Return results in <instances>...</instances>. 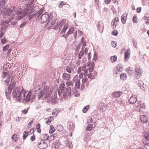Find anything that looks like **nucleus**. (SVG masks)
Returning a JSON list of instances; mask_svg holds the SVG:
<instances>
[{
  "label": "nucleus",
  "mask_w": 149,
  "mask_h": 149,
  "mask_svg": "<svg viewBox=\"0 0 149 149\" xmlns=\"http://www.w3.org/2000/svg\"><path fill=\"white\" fill-rule=\"evenodd\" d=\"M33 0H31L30 2L31 4H25L23 6V10L22 11H19L21 8L17 6H13V10L7 9L6 15L7 17L9 19L7 21L9 22L15 17V19L19 20L23 18L26 14L29 15L34 10V8L36 7L35 4H33Z\"/></svg>",
  "instance_id": "1"
},
{
  "label": "nucleus",
  "mask_w": 149,
  "mask_h": 149,
  "mask_svg": "<svg viewBox=\"0 0 149 149\" xmlns=\"http://www.w3.org/2000/svg\"><path fill=\"white\" fill-rule=\"evenodd\" d=\"M53 89H50L46 86L37 95L38 98L41 100L48 99V103L52 102L53 104H56L57 102V93Z\"/></svg>",
  "instance_id": "2"
},
{
  "label": "nucleus",
  "mask_w": 149,
  "mask_h": 149,
  "mask_svg": "<svg viewBox=\"0 0 149 149\" xmlns=\"http://www.w3.org/2000/svg\"><path fill=\"white\" fill-rule=\"evenodd\" d=\"M42 9H40L35 14V18L36 20L40 23L43 24L46 22L50 21V17L47 12L44 13Z\"/></svg>",
  "instance_id": "3"
},
{
  "label": "nucleus",
  "mask_w": 149,
  "mask_h": 149,
  "mask_svg": "<svg viewBox=\"0 0 149 149\" xmlns=\"http://www.w3.org/2000/svg\"><path fill=\"white\" fill-rule=\"evenodd\" d=\"M27 91L23 88L20 90L18 88H15L13 90L12 95L13 97L16 98L18 102H21L22 101L23 96L25 94H26Z\"/></svg>",
  "instance_id": "4"
},
{
  "label": "nucleus",
  "mask_w": 149,
  "mask_h": 149,
  "mask_svg": "<svg viewBox=\"0 0 149 149\" xmlns=\"http://www.w3.org/2000/svg\"><path fill=\"white\" fill-rule=\"evenodd\" d=\"M35 97L34 94H33L30 91H29L26 94H25L23 96L22 101L23 102H29L30 101L32 102L35 98Z\"/></svg>",
  "instance_id": "5"
},
{
  "label": "nucleus",
  "mask_w": 149,
  "mask_h": 149,
  "mask_svg": "<svg viewBox=\"0 0 149 149\" xmlns=\"http://www.w3.org/2000/svg\"><path fill=\"white\" fill-rule=\"evenodd\" d=\"M65 84L64 83L61 84L59 86L58 91H57L59 96H60L62 93L63 94L64 98H66L68 95L67 91H66L65 87Z\"/></svg>",
  "instance_id": "6"
},
{
  "label": "nucleus",
  "mask_w": 149,
  "mask_h": 149,
  "mask_svg": "<svg viewBox=\"0 0 149 149\" xmlns=\"http://www.w3.org/2000/svg\"><path fill=\"white\" fill-rule=\"evenodd\" d=\"M65 84L67 86L65 87L66 91H67L68 95V96H70L71 94V89L73 86V84L71 81H67Z\"/></svg>",
  "instance_id": "7"
},
{
  "label": "nucleus",
  "mask_w": 149,
  "mask_h": 149,
  "mask_svg": "<svg viewBox=\"0 0 149 149\" xmlns=\"http://www.w3.org/2000/svg\"><path fill=\"white\" fill-rule=\"evenodd\" d=\"M62 27L63 28L60 33V34L61 35H62L63 34H65L64 33L68 28L67 25L66 24L64 26H62L61 24H59L55 27V29H58V31H59L62 28Z\"/></svg>",
  "instance_id": "8"
},
{
  "label": "nucleus",
  "mask_w": 149,
  "mask_h": 149,
  "mask_svg": "<svg viewBox=\"0 0 149 149\" xmlns=\"http://www.w3.org/2000/svg\"><path fill=\"white\" fill-rule=\"evenodd\" d=\"M76 68L72 64L69 65L66 68V71L69 74L73 73L76 70Z\"/></svg>",
  "instance_id": "9"
},
{
  "label": "nucleus",
  "mask_w": 149,
  "mask_h": 149,
  "mask_svg": "<svg viewBox=\"0 0 149 149\" xmlns=\"http://www.w3.org/2000/svg\"><path fill=\"white\" fill-rule=\"evenodd\" d=\"M144 136L145 139L143 142V144L145 146L149 145V132L144 131Z\"/></svg>",
  "instance_id": "10"
},
{
  "label": "nucleus",
  "mask_w": 149,
  "mask_h": 149,
  "mask_svg": "<svg viewBox=\"0 0 149 149\" xmlns=\"http://www.w3.org/2000/svg\"><path fill=\"white\" fill-rule=\"evenodd\" d=\"M38 147L40 149H45L47 146V143L42 139H39L38 141Z\"/></svg>",
  "instance_id": "11"
},
{
  "label": "nucleus",
  "mask_w": 149,
  "mask_h": 149,
  "mask_svg": "<svg viewBox=\"0 0 149 149\" xmlns=\"http://www.w3.org/2000/svg\"><path fill=\"white\" fill-rule=\"evenodd\" d=\"M135 74L134 78L136 79H138L140 77L141 75V71L138 65L135 66Z\"/></svg>",
  "instance_id": "12"
},
{
  "label": "nucleus",
  "mask_w": 149,
  "mask_h": 149,
  "mask_svg": "<svg viewBox=\"0 0 149 149\" xmlns=\"http://www.w3.org/2000/svg\"><path fill=\"white\" fill-rule=\"evenodd\" d=\"M73 81L75 83V86L76 88L79 89L80 87V80L77 75L74 76L73 79Z\"/></svg>",
  "instance_id": "13"
},
{
  "label": "nucleus",
  "mask_w": 149,
  "mask_h": 149,
  "mask_svg": "<svg viewBox=\"0 0 149 149\" xmlns=\"http://www.w3.org/2000/svg\"><path fill=\"white\" fill-rule=\"evenodd\" d=\"M62 79L65 81L69 80L70 74L65 72L62 74Z\"/></svg>",
  "instance_id": "14"
},
{
  "label": "nucleus",
  "mask_w": 149,
  "mask_h": 149,
  "mask_svg": "<svg viewBox=\"0 0 149 149\" xmlns=\"http://www.w3.org/2000/svg\"><path fill=\"white\" fill-rule=\"evenodd\" d=\"M86 65L87 67H89L88 70L90 72L93 71L94 66V64L93 62H92L91 64L89 62H88Z\"/></svg>",
  "instance_id": "15"
},
{
  "label": "nucleus",
  "mask_w": 149,
  "mask_h": 149,
  "mask_svg": "<svg viewBox=\"0 0 149 149\" xmlns=\"http://www.w3.org/2000/svg\"><path fill=\"white\" fill-rule=\"evenodd\" d=\"M137 101V97L136 95L132 96L129 99V102L130 104H133Z\"/></svg>",
  "instance_id": "16"
},
{
  "label": "nucleus",
  "mask_w": 149,
  "mask_h": 149,
  "mask_svg": "<svg viewBox=\"0 0 149 149\" xmlns=\"http://www.w3.org/2000/svg\"><path fill=\"white\" fill-rule=\"evenodd\" d=\"M74 31V29L73 27H71L69 29L68 32L66 34H63L62 35V37L66 38L69 35L72 33Z\"/></svg>",
  "instance_id": "17"
},
{
  "label": "nucleus",
  "mask_w": 149,
  "mask_h": 149,
  "mask_svg": "<svg viewBox=\"0 0 149 149\" xmlns=\"http://www.w3.org/2000/svg\"><path fill=\"white\" fill-rule=\"evenodd\" d=\"M113 72L114 75L116 77L119 76L121 73L119 68L117 67L114 68Z\"/></svg>",
  "instance_id": "18"
},
{
  "label": "nucleus",
  "mask_w": 149,
  "mask_h": 149,
  "mask_svg": "<svg viewBox=\"0 0 149 149\" xmlns=\"http://www.w3.org/2000/svg\"><path fill=\"white\" fill-rule=\"evenodd\" d=\"M141 120L143 123H146L148 121V119L147 116L145 115H142L141 116Z\"/></svg>",
  "instance_id": "19"
},
{
  "label": "nucleus",
  "mask_w": 149,
  "mask_h": 149,
  "mask_svg": "<svg viewBox=\"0 0 149 149\" xmlns=\"http://www.w3.org/2000/svg\"><path fill=\"white\" fill-rule=\"evenodd\" d=\"M126 71L128 74L130 76L134 74L133 69L132 67H128L126 70Z\"/></svg>",
  "instance_id": "20"
},
{
  "label": "nucleus",
  "mask_w": 149,
  "mask_h": 149,
  "mask_svg": "<svg viewBox=\"0 0 149 149\" xmlns=\"http://www.w3.org/2000/svg\"><path fill=\"white\" fill-rule=\"evenodd\" d=\"M130 49L128 48L127 51L125 52V58L126 60H127L128 58H129L130 56Z\"/></svg>",
  "instance_id": "21"
},
{
  "label": "nucleus",
  "mask_w": 149,
  "mask_h": 149,
  "mask_svg": "<svg viewBox=\"0 0 149 149\" xmlns=\"http://www.w3.org/2000/svg\"><path fill=\"white\" fill-rule=\"evenodd\" d=\"M60 143L57 141L53 143L52 145V148H53L57 149L59 146Z\"/></svg>",
  "instance_id": "22"
},
{
  "label": "nucleus",
  "mask_w": 149,
  "mask_h": 149,
  "mask_svg": "<svg viewBox=\"0 0 149 149\" xmlns=\"http://www.w3.org/2000/svg\"><path fill=\"white\" fill-rule=\"evenodd\" d=\"M144 84L143 81L141 80H139L138 81V86L140 87L141 89L143 90V91H145L146 90L144 86Z\"/></svg>",
  "instance_id": "23"
},
{
  "label": "nucleus",
  "mask_w": 149,
  "mask_h": 149,
  "mask_svg": "<svg viewBox=\"0 0 149 149\" xmlns=\"http://www.w3.org/2000/svg\"><path fill=\"white\" fill-rule=\"evenodd\" d=\"M127 15L126 14L124 13L121 16V21L123 24H125L126 22V20L127 19Z\"/></svg>",
  "instance_id": "24"
},
{
  "label": "nucleus",
  "mask_w": 149,
  "mask_h": 149,
  "mask_svg": "<svg viewBox=\"0 0 149 149\" xmlns=\"http://www.w3.org/2000/svg\"><path fill=\"white\" fill-rule=\"evenodd\" d=\"M122 94V92L121 91H116L113 93L112 95L114 97H119Z\"/></svg>",
  "instance_id": "25"
},
{
  "label": "nucleus",
  "mask_w": 149,
  "mask_h": 149,
  "mask_svg": "<svg viewBox=\"0 0 149 149\" xmlns=\"http://www.w3.org/2000/svg\"><path fill=\"white\" fill-rule=\"evenodd\" d=\"M86 67V65H84L81 67H79L77 70V73L78 74H79L81 71H84V70H85Z\"/></svg>",
  "instance_id": "26"
},
{
  "label": "nucleus",
  "mask_w": 149,
  "mask_h": 149,
  "mask_svg": "<svg viewBox=\"0 0 149 149\" xmlns=\"http://www.w3.org/2000/svg\"><path fill=\"white\" fill-rule=\"evenodd\" d=\"M71 92L74 95V96L75 97H79V91H77L75 88H72Z\"/></svg>",
  "instance_id": "27"
},
{
  "label": "nucleus",
  "mask_w": 149,
  "mask_h": 149,
  "mask_svg": "<svg viewBox=\"0 0 149 149\" xmlns=\"http://www.w3.org/2000/svg\"><path fill=\"white\" fill-rule=\"evenodd\" d=\"M88 80L87 78H83L82 80V84L81 85V89H82L84 88L85 86V83Z\"/></svg>",
  "instance_id": "28"
},
{
  "label": "nucleus",
  "mask_w": 149,
  "mask_h": 149,
  "mask_svg": "<svg viewBox=\"0 0 149 149\" xmlns=\"http://www.w3.org/2000/svg\"><path fill=\"white\" fill-rule=\"evenodd\" d=\"M54 24V23L53 22H50V21L48 22H47L45 24V27H47L49 29L50 28L53 26Z\"/></svg>",
  "instance_id": "29"
},
{
  "label": "nucleus",
  "mask_w": 149,
  "mask_h": 149,
  "mask_svg": "<svg viewBox=\"0 0 149 149\" xmlns=\"http://www.w3.org/2000/svg\"><path fill=\"white\" fill-rule=\"evenodd\" d=\"M53 119V118L52 117H49L45 119V122L47 124H49L52 120Z\"/></svg>",
  "instance_id": "30"
},
{
  "label": "nucleus",
  "mask_w": 149,
  "mask_h": 149,
  "mask_svg": "<svg viewBox=\"0 0 149 149\" xmlns=\"http://www.w3.org/2000/svg\"><path fill=\"white\" fill-rule=\"evenodd\" d=\"M121 80L123 81L127 79V75L125 73H122L120 74V76Z\"/></svg>",
  "instance_id": "31"
},
{
  "label": "nucleus",
  "mask_w": 149,
  "mask_h": 149,
  "mask_svg": "<svg viewBox=\"0 0 149 149\" xmlns=\"http://www.w3.org/2000/svg\"><path fill=\"white\" fill-rule=\"evenodd\" d=\"M74 125L73 123L71 122H69L68 124V128L72 130L74 127Z\"/></svg>",
  "instance_id": "32"
},
{
  "label": "nucleus",
  "mask_w": 149,
  "mask_h": 149,
  "mask_svg": "<svg viewBox=\"0 0 149 149\" xmlns=\"http://www.w3.org/2000/svg\"><path fill=\"white\" fill-rule=\"evenodd\" d=\"M41 86L40 85H37L35 88L32 89V91L34 92H36L40 90L41 88Z\"/></svg>",
  "instance_id": "33"
},
{
  "label": "nucleus",
  "mask_w": 149,
  "mask_h": 149,
  "mask_svg": "<svg viewBox=\"0 0 149 149\" xmlns=\"http://www.w3.org/2000/svg\"><path fill=\"white\" fill-rule=\"evenodd\" d=\"M65 143L67 146L69 148H71L72 147V145L71 142L68 141H65Z\"/></svg>",
  "instance_id": "34"
},
{
  "label": "nucleus",
  "mask_w": 149,
  "mask_h": 149,
  "mask_svg": "<svg viewBox=\"0 0 149 149\" xmlns=\"http://www.w3.org/2000/svg\"><path fill=\"white\" fill-rule=\"evenodd\" d=\"M110 60L111 62L113 63L116 61L117 59V57L116 56H111L110 57Z\"/></svg>",
  "instance_id": "35"
},
{
  "label": "nucleus",
  "mask_w": 149,
  "mask_h": 149,
  "mask_svg": "<svg viewBox=\"0 0 149 149\" xmlns=\"http://www.w3.org/2000/svg\"><path fill=\"white\" fill-rule=\"evenodd\" d=\"M72 46H73L74 48H73V50H75V51L77 52H79V49H80V47L77 46L76 45L74 44V45L73 44Z\"/></svg>",
  "instance_id": "36"
},
{
  "label": "nucleus",
  "mask_w": 149,
  "mask_h": 149,
  "mask_svg": "<svg viewBox=\"0 0 149 149\" xmlns=\"http://www.w3.org/2000/svg\"><path fill=\"white\" fill-rule=\"evenodd\" d=\"M11 138L13 141L15 142L18 139V135L15 134L12 136Z\"/></svg>",
  "instance_id": "37"
},
{
  "label": "nucleus",
  "mask_w": 149,
  "mask_h": 149,
  "mask_svg": "<svg viewBox=\"0 0 149 149\" xmlns=\"http://www.w3.org/2000/svg\"><path fill=\"white\" fill-rule=\"evenodd\" d=\"M12 89L11 88L8 86V88H6V92L5 93H11L12 91Z\"/></svg>",
  "instance_id": "38"
},
{
  "label": "nucleus",
  "mask_w": 149,
  "mask_h": 149,
  "mask_svg": "<svg viewBox=\"0 0 149 149\" xmlns=\"http://www.w3.org/2000/svg\"><path fill=\"white\" fill-rule=\"evenodd\" d=\"M93 127L92 124L88 125L86 128V130L88 131H90L91 130Z\"/></svg>",
  "instance_id": "39"
},
{
  "label": "nucleus",
  "mask_w": 149,
  "mask_h": 149,
  "mask_svg": "<svg viewBox=\"0 0 149 149\" xmlns=\"http://www.w3.org/2000/svg\"><path fill=\"white\" fill-rule=\"evenodd\" d=\"M7 79L6 80H5L4 81V84L6 86L8 85L9 84V82L10 80V78L9 75H8L7 76Z\"/></svg>",
  "instance_id": "40"
},
{
  "label": "nucleus",
  "mask_w": 149,
  "mask_h": 149,
  "mask_svg": "<svg viewBox=\"0 0 149 149\" xmlns=\"http://www.w3.org/2000/svg\"><path fill=\"white\" fill-rule=\"evenodd\" d=\"M138 104L139 106L141 108L144 109L146 107L145 104L141 101Z\"/></svg>",
  "instance_id": "41"
},
{
  "label": "nucleus",
  "mask_w": 149,
  "mask_h": 149,
  "mask_svg": "<svg viewBox=\"0 0 149 149\" xmlns=\"http://www.w3.org/2000/svg\"><path fill=\"white\" fill-rule=\"evenodd\" d=\"M87 76L88 78L89 79H91V80L95 79V77H94V76H93V73H91V72L88 74L87 75Z\"/></svg>",
  "instance_id": "42"
},
{
  "label": "nucleus",
  "mask_w": 149,
  "mask_h": 149,
  "mask_svg": "<svg viewBox=\"0 0 149 149\" xmlns=\"http://www.w3.org/2000/svg\"><path fill=\"white\" fill-rule=\"evenodd\" d=\"M16 85V83L15 82H13L12 84H11L9 86L12 89H14L15 88H16V87H14Z\"/></svg>",
  "instance_id": "43"
},
{
  "label": "nucleus",
  "mask_w": 149,
  "mask_h": 149,
  "mask_svg": "<svg viewBox=\"0 0 149 149\" xmlns=\"http://www.w3.org/2000/svg\"><path fill=\"white\" fill-rule=\"evenodd\" d=\"M89 107V105H87L86 106H85L84 108L83 109L82 111L83 113H85L88 110V109Z\"/></svg>",
  "instance_id": "44"
},
{
  "label": "nucleus",
  "mask_w": 149,
  "mask_h": 149,
  "mask_svg": "<svg viewBox=\"0 0 149 149\" xmlns=\"http://www.w3.org/2000/svg\"><path fill=\"white\" fill-rule=\"evenodd\" d=\"M10 47L9 45L8 44L6 45L5 46L3 47V51L5 52L7 51Z\"/></svg>",
  "instance_id": "45"
},
{
  "label": "nucleus",
  "mask_w": 149,
  "mask_h": 149,
  "mask_svg": "<svg viewBox=\"0 0 149 149\" xmlns=\"http://www.w3.org/2000/svg\"><path fill=\"white\" fill-rule=\"evenodd\" d=\"M83 51H82L81 50L79 53L78 56V58L79 59H80L81 58L82 56L84 55V52H83Z\"/></svg>",
  "instance_id": "46"
},
{
  "label": "nucleus",
  "mask_w": 149,
  "mask_h": 149,
  "mask_svg": "<svg viewBox=\"0 0 149 149\" xmlns=\"http://www.w3.org/2000/svg\"><path fill=\"white\" fill-rule=\"evenodd\" d=\"M6 1L5 0H0V7L1 6H3L5 5Z\"/></svg>",
  "instance_id": "47"
},
{
  "label": "nucleus",
  "mask_w": 149,
  "mask_h": 149,
  "mask_svg": "<svg viewBox=\"0 0 149 149\" xmlns=\"http://www.w3.org/2000/svg\"><path fill=\"white\" fill-rule=\"evenodd\" d=\"M42 135L43 136L44 139L45 141L47 140L49 137V136L47 134H42Z\"/></svg>",
  "instance_id": "48"
},
{
  "label": "nucleus",
  "mask_w": 149,
  "mask_h": 149,
  "mask_svg": "<svg viewBox=\"0 0 149 149\" xmlns=\"http://www.w3.org/2000/svg\"><path fill=\"white\" fill-rule=\"evenodd\" d=\"M133 22L134 23H136L137 22L136 15H134L133 19Z\"/></svg>",
  "instance_id": "49"
},
{
  "label": "nucleus",
  "mask_w": 149,
  "mask_h": 149,
  "mask_svg": "<svg viewBox=\"0 0 149 149\" xmlns=\"http://www.w3.org/2000/svg\"><path fill=\"white\" fill-rule=\"evenodd\" d=\"M133 109L136 111H137L139 112H140V109L138 107H134Z\"/></svg>",
  "instance_id": "50"
},
{
  "label": "nucleus",
  "mask_w": 149,
  "mask_h": 149,
  "mask_svg": "<svg viewBox=\"0 0 149 149\" xmlns=\"http://www.w3.org/2000/svg\"><path fill=\"white\" fill-rule=\"evenodd\" d=\"M112 33L113 35L116 36L118 35V32L116 30H114L112 32Z\"/></svg>",
  "instance_id": "51"
},
{
  "label": "nucleus",
  "mask_w": 149,
  "mask_h": 149,
  "mask_svg": "<svg viewBox=\"0 0 149 149\" xmlns=\"http://www.w3.org/2000/svg\"><path fill=\"white\" fill-rule=\"evenodd\" d=\"M58 113V111L57 109H55L53 110L52 115L53 116H56Z\"/></svg>",
  "instance_id": "52"
},
{
  "label": "nucleus",
  "mask_w": 149,
  "mask_h": 149,
  "mask_svg": "<svg viewBox=\"0 0 149 149\" xmlns=\"http://www.w3.org/2000/svg\"><path fill=\"white\" fill-rule=\"evenodd\" d=\"M84 72L83 73V74L84 75V76L85 77L86 76L87 74V73L88 72V69H86V68L85 69V70H84Z\"/></svg>",
  "instance_id": "53"
},
{
  "label": "nucleus",
  "mask_w": 149,
  "mask_h": 149,
  "mask_svg": "<svg viewBox=\"0 0 149 149\" xmlns=\"http://www.w3.org/2000/svg\"><path fill=\"white\" fill-rule=\"evenodd\" d=\"M87 123H91L92 122V120L90 117H88L87 119Z\"/></svg>",
  "instance_id": "54"
},
{
  "label": "nucleus",
  "mask_w": 149,
  "mask_h": 149,
  "mask_svg": "<svg viewBox=\"0 0 149 149\" xmlns=\"http://www.w3.org/2000/svg\"><path fill=\"white\" fill-rule=\"evenodd\" d=\"M133 43L134 46L136 48H137V42L136 40H133Z\"/></svg>",
  "instance_id": "55"
},
{
  "label": "nucleus",
  "mask_w": 149,
  "mask_h": 149,
  "mask_svg": "<svg viewBox=\"0 0 149 149\" xmlns=\"http://www.w3.org/2000/svg\"><path fill=\"white\" fill-rule=\"evenodd\" d=\"M97 58V54L96 53H94V57L93 58V61H96Z\"/></svg>",
  "instance_id": "56"
},
{
  "label": "nucleus",
  "mask_w": 149,
  "mask_h": 149,
  "mask_svg": "<svg viewBox=\"0 0 149 149\" xmlns=\"http://www.w3.org/2000/svg\"><path fill=\"white\" fill-rule=\"evenodd\" d=\"M86 42H84L83 43V45L82 46V51H84V48L86 46Z\"/></svg>",
  "instance_id": "57"
},
{
  "label": "nucleus",
  "mask_w": 149,
  "mask_h": 149,
  "mask_svg": "<svg viewBox=\"0 0 149 149\" xmlns=\"http://www.w3.org/2000/svg\"><path fill=\"white\" fill-rule=\"evenodd\" d=\"M55 130L54 127H52V128H50L49 130V132L51 134H52L54 131Z\"/></svg>",
  "instance_id": "58"
},
{
  "label": "nucleus",
  "mask_w": 149,
  "mask_h": 149,
  "mask_svg": "<svg viewBox=\"0 0 149 149\" xmlns=\"http://www.w3.org/2000/svg\"><path fill=\"white\" fill-rule=\"evenodd\" d=\"M116 22H115V21L113 20H112V21L111 22V25L112 26H113V27H114V26L115 25V26H116L117 25V23H116Z\"/></svg>",
  "instance_id": "59"
},
{
  "label": "nucleus",
  "mask_w": 149,
  "mask_h": 149,
  "mask_svg": "<svg viewBox=\"0 0 149 149\" xmlns=\"http://www.w3.org/2000/svg\"><path fill=\"white\" fill-rule=\"evenodd\" d=\"M26 22H23L20 25V28H21L24 27L26 24Z\"/></svg>",
  "instance_id": "60"
},
{
  "label": "nucleus",
  "mask_w": 149,
  "mask_h": 149,
  "mask_svg": "<svg viewBox=\"0 0 149 149\" xmlns=\"http://www.w3.org/2000/svg\"><path fill=\"white\" fill-rule=\"evenodd\" d=\"M8 24L6 22H4L2 24V25L3 26H4L5 28L8 26Z\"/></svg>",
  "instance_id": "61"
},
{
  "label": "nucleus",
  "mask_w": 149,
  "mask_h": 149,
  "mask_svg": "<svg viewBox=\"0 0 149 149\" xmlns=\"http://www.w3.org/2000/svg\"><path fill=\"white\" fill-rule=\"evenodd\" d=\"M35 14H33L31 15H30L29 16V20H31V19L33 18L34 17H35Z\"/></svg>",
  "instance_id": "62"
},
{
  "label": "nucleus",
  "mask_w": 149,
  "mask_h": 149,
  "mask_svg": "<svg viewBox=\"0 0 149 149\" xmlns=\"http://www.w3.org/2000/svg\"><path fill=\"white\" fill-rule=\"evenodd\" d=\"M8 72H4L3 73V74L2 75V77L3 78H4L6 77L8 74Z\"/></svg>",
  "instance_id": "63"
},
{
  "label": "nucleus",
  "mask_w": 149,
  "mask_h": 149,
  "mask_svg": "<svg viewBox=\"0 0 149 149\" xmlns=\"http://www.w3.org/2000/svg\"><path fill=\"white\" fill-rule=\"evenodd\" d=\"M1 43L2 44H4L6 42V40L5 39V38H4L3 39H1Z\"/></svg>",
  "instance_id": "64"
}]
</instances>
